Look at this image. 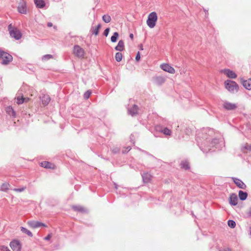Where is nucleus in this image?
<instances>
[{"instance_id": "nucleus-11", "label": "nucleus", "mask_w": 251, "mask_h": 251, "mask_svg": "<svg viewBox=\"0 0 251 251\" xmlns=\"http://www.w3.org/2000/svg\"><path fill=\"white\" fill-rule=\"evenodd\" d=\"M222 73L226 75V76L230 78H235L237 77V75L235 72L229 69H224L221 71Z\"/></svg>"}, {"instance_id": "nucleus-51", "label": "nucleus", "mask_w": 251, "mask_h": 251, "mask_svg": "<svg viewBox=\"0 0 251 251\" xmlns=\"http://www.w3.org/2000/svg\"><path fill=\"white\" fill-rule=\"evenodd\" d=\"M100 27H101V25H100V24H99V25L97 26V27H96V28H98V30L99 31V29H100Z\"/></svg>"}, {"instance_id": "nucleus-2", "label": "nucleus", "mask_w": 251, "mask_h": 251, "mask_svg": "<svg viewBox=\"0 0 251 251\" xmlns=\"http://www.w3.org/2000/svg\"><path fill=\"white\" fill-rule=\"evenodd\" d=\"M13 60L12 56L0 49V63L2 65H7Z\"/></svg>"}, {"instance_id": "nucleus-16", "label": "nucleus", "mask_w": 251, "mask_h": 251, "mask_svg": "<svg viewBox=\"0 0 251 251\" xmlns=\"http://www.w3.org/2000/svg\"><path fill=\"white\" fill-rule=\"evenodd\" d=\"M243 86L247 90H251V78L248 80H243L241 78Z\"/></svg>"}, {"instance_id": "nucleus-25", "label": "nucleus", "mask_w": 251, "mask_h": 251, "mask_svg": "<svg viewBox=\"0 0 251 251\" xmlns=\"http://www.w3.org/2000/svg\"><path fill=\"white\" fill-rule=\"evenodd\" d=\"M181 168L185 170L190 169V165L189 162L186 160H183L180 164Z\"/></svg>"}, {"instance_id": "nucleus-20", "label": "nucleus", "mask_w": 251, "mask_h": 251, "mask_svg": "<svg viewBox=\"0 0 251 251\" xmlns=\"http://www.w3.org/2000/svg\"><path fill=\"white\" fill-rule=\"evenodd\" d=\"M72 209L77 212L81 213H86L87 210L85 209L83 206L80 205H73Z\"/></svg>"}, {"instance_id": "nucleus-15", "label": "nucleus", "mask_w": 251, "mask_h": 251, "mask_svg": "<svg viewBox=\"0 0 251 251\" xmlns=\"http://www.w3.org/2000/svg\"><path fill=\"white\" fill-rule=\"evenodd\" d=\"M138 107L137 105L134 104L131 107L128 109V113L132 116H134L138 114Z\"/></svg>"}, {"instance_id": "nucleus-1", "label": "nucleus", "mask_w": 251, "mask_h": 251, "mask_svg": "<svg viewBox=\"0 0 251 251\" xmlns=\"http://www.w3.org/2000/svg\"><path fill=\"white\" fill-rule=\"evenodd\" d=\"M213 129L203 128L196 134V141L201 150L206 153L213 148L220 150L223 145V139L215 136Z\"/></svg>"}, {"instance_id": "nucleus-35", "label": "nucleus", "mask_w": 251, "mask_h": 251, "mask_svg": "<svg viewBox=\"0 0 251 251\" xmlns=\"http://www.w3.org/2000/svg\"><path fill=\"white\" fill-rule=\"evenodd\" d=\"M227 224H228V226L232 228H234L236 226L235 222L232 220H229L227 221Z\"/></svg>"}, {"instance_id": "nucleus-19", "label": "nucleus", "mask_w": 251, "mask_h": 251, "mask_svg": "<svg viewBox=\"0 0 251 251\" xmlns=\"http://www.w3.org/2000/svg\"><path fill=\"white\" fill-rule=\"evenodd\" d=\"M18 10L19 12L21 14H26V8L25 3V2L20 3L18 6Z\"/></svg>"}, {"instance_id": "nucleus-30", "label": "nucleus", "mask_w": 251, "mask_h": 251, "mask_svg": "<svg viewBox=\"0 0 251 251\" xmlns=\"http://www.w3.org/2000/svg\"><path fill=\"white\" fill-rule=\"evenodd\" d=\"M18 95H19V96H17L16 97L17 103L18 104H23V103H24V97L23 95L20 96V94L19 93H18Z\"/></svg>"}, {"instance_id": "nucleus-43", "label": "nucleus", "mask_w": 251, "mask_h": 251, "mask_svg": "<svg viewBox=\"0 0 251 251\" xmlns=\"http://www.w3.org/2000/svg\"><path fill=\"white\" fill-rule=\"evenodd\" d=\"M2 251H11L7 247L1 246L0 248Z\"/></svg>"}, {"instance_id": "nucleus-12", "label": "nucleus", "mask_w": 251, "mask_h": 251, "mask_svg": "<svg viewBox=\"0 0 251 251\" xmlns=\"http://www.w3.org/2000/svg\"><path fill=\"white\" fill-rule=\"evenodd\" d=\"M28 225L31 227L33 228H36L40 226H44L46 227V225L44 223H42L40 222L31 221L28 222Z\"/></svg>"}, {"instance_id": "nucleus-24", "label": "nucleus", "mask_w": 251, "mask_h": 251, "mask_svg": "<svg viewBox=\"0 0 251 251\" xmlns=\"http://www.w3.org/2000/svg\"><path fill=\"white\" fill-rule=\"evenodd\" d=\"M238 196L239 198V199L241 201H245L247 199L248 197V193L246 192H244L242 190H240L239 191V194Z\"/></svg>"}, {"instance_id": "nucleus-5", "label": "nucleus", "mask_w": 251, "mask_h": 251, "mask_svg": "<svg viewBox=\"0 0 251 251\" xmlns=\"http://www.w3.org/2000/svg\"><path fill=\"white\" fill-rule=\"evenodd\" d=\"M157 20V16L155 12H152L149 14L147 20V24L150 28H153Z\"/></svg>"}, {"instance_id": "nucleus-42", "label": "nucleus", "mask_w": 251, "mask_h": 251, "mask_svg": "<svg viewBox=\"0 0 251 251\" xmlns=\"http://www.w3.org/2000/svg\"><path fill=\"white\" fill-rule=\"evenodd\" d=\"M140 58H141L140 53V52L138 51L136 54V55L135 57V59L137 61H139L140 60Z\"/></svg>"}, {"instance_id": "nucleus-52", "label": "nucleus", "mask_w": 251, "mask_h": 251, "mask_svg": "<svg viewBox=\"0 0 251 251\" xmlns=\"http://www.w3.org/2000/svg\"><path fill=\"white\" fill-rule=\"evenodd\" d=\"M114 185H115V189H117L118 188V185H117V184H116V183H115V184H114Z\"/></svg>"}, {"instance_id": "nucleus-39", "label": "nucleus", "mask_w": 251, "mask_h": 251, "mask_svg": "<svg viewBox=\"0 0 251 251\" xmlns=\"http://www.w3.org/2000/svg\"><path fill=\"white\" fill-rule=\"evenodd\" d=\"M26 189V187H22L19 188H14L13 190L14 191L17 192H22L25 191Z\"/></svg>"}, {"instance_id": "nucleus-21", "label": "nucleus", "mask_w": 251, "mask_h": 251, "mask_svg": "<svg viewBox=\"0 0 251 251\" xmlns=\"http://www.w3.org/2000/svg\"><path fill=\"white\" fill-rule=\"evenodd\" d=\"M43 104L46 106L47 105L50 101V98L48 95H43L41 97Z\"/></svg>"}, {"instance_id": "nucleus-32", "label": "nucleus", "mask_w": 251, "mask_h": 251, "mask_svg": "<svg viewBox=\"0 0 251 251\" xmlns=\"http://www.w3.org/2000/svg\"><path fill=\"white\" fill-rule=\"evenodd\" d=\"M102 20L106 23L110 22L111 20V17L108 15H104L102 17Z\"/></svg>"}, {"instance_id": "nucleus-22", "label": "nucleus", "mask_w": 251, "mask_h": 251, "mask_svg": "<svg viewBox=\"0 0 251 251\" xmlns=\"http://www.w3.org/2000/svg\"><path fill=\"white\" fill-rule=\"evenodd\" d=\"M34 2L36 7L38 8H43L46 5L44 0H34Z\"/></svg>"}, {"instance_id": "nucleus-37", "label": "nucleus", "mask_w": 251, "mask_h": 251, "mask_svg": "<svg viewBox=\"0 0 251 251\" xmlns=\"http://www.w3.org/2000/svg\"><path fill=\"white\" fill-rule=\"evenodd\" d=\"M90 31L92 33V34H94L96 36L98 35V34H99V30L98 28H94V27H92L91 28Z\"/></svg>"}, {"instance_id": "nucleus-7", "label": "nucleus", "mask_w": 251, "mask_h": 251, "mask_svg": "<svg viewBox=\"0 0 251 251\" xmlns=\"http://www.w3.org/2000/svg\"><path fill=\"white\" fill-rule=\"evenodd\" d=\"M155 129L156 131L163 133L165 135H170L172 131L168 127H163L161 126L157 125L155 126Z\"/></svg>"}, {"instance_id": "nucleus-47", "label": "nucleus", "mask_w": 251, "mask_h": 251, "mask_svg": "<svg viewBox=\"0 0 251 251\" xmlns=\"http://www.w3.org/2000/svg\"><path fill=\"white\" fill-rule=\"evenodd\" d=\"M51 237V235L49 234L45 238V240H49L50 239Z\"/></svg>"}, {"instance_id": "nucleus-8", "label": "nucleus", "mask_w": 251, "mask_h": 251, "mask_svg": "<svg viewBox=\"0 0 251 251\" xmlns=\"http://www.w3.org/2000/svg\"><path fill=\"white\" fill-rule=\"evenodd\" d=\"M74 53L78 57H83L84 50L79 46L75 45L74 47Z\"/></svg>"}, {"instance_id": "nucleus-17", "label": "nucleus", "mask_w": 251, "mask_h": 251, "mask_svg": "<svg viewBox=\"0 0 251 251\" xmlns=\"http://www.w3.org/2000/svg\"><path fill=\"white\" fill-rule=\"evenodd\" d=\"M153 79L154 83L158 85H161L165 81V78L161 76H155Z\"/></svg>"}, {"instance_id": "nucleus-50", "label": "nucleus", "mask_w": 251, "mask_h": 251, "mask_svg": "<svg viewBox=\"0 0 251 251\" xmlns=\"http://www.w3.org/2000/svg\"><path fill=\"white\" fill-rule=\"evenodd\" d=\"M129 37L131 39H133V34L132 33H130L129 34Z\"/></svg>"}, {"instance_id": "nucleus-34", "label": "nucleus", "mask_w": 251, "mask_h": 251, "mask_svg": "<svg viewBox=\"0 0 251 251\" xmlns=\"http://www.w3.org/2000/svg\"><path fill=\"white\" fill-rule=\"evenodd\" d=\"M9 184L8 183H3L1 185V190L2 191H6L8 190Z\"/></svg>"}, {"instance_id": "nucleus-13", "label": "nucleus", "mask_w": 251, "mask_h": 251, "mask_svg": "<svg viewBox=\"0 0 251 251\" xmlns=\"http://www.w3.org/2000/svg\"><path fill=\"white\" fill-rule=\"evenodd\" d=\"M232 180L238 188L242 189L246 188V185L241 180L235 177H232Z\"/></svg>"}, {"instance_id": "nucleus-3", "label": "nucleus", "mask_w": 251, "mask_h": 251, "mask_svg": "<svg viewBox=\"0 0 251 251\" xmlns=\"http://www.w3.org/2000/svg\"><path fill=\"white\" fill-rule=\"evenodd\" d=\"M8 29L11 37L14 38L16 40L21 38L22 35L21 31L17 27L13 26L12 24L9 25Z\"/></svg>"}, {"instance_id": "nucleus-27", "label": "nucleus", "mask_w": 251, "mask_h": 251, "mask_svg": "<svg viewBox=\"0 0 251 251\" xmlns=\"http://www.w3.org/2000/svg\"><path fill=\"white\" fill-rule=\"evenodd\" d=\"M41 166L46 169H51L52 168L53 165L48 161H43L41 163Z\"/></svg>"}, {"instance_id": "nucleus-9", "label": "nucleus", "mask_w": 251, "mask_h": 251, "mask_svg": "<svg viewBox=\"0 0 251 251\" xmlns=\"http://www.w3.org/2000/svg\"><path fill=\"white\" fill-rule=\"evenodd\" d=\"M223 106L224 109L226 110H233L237 107V105L235 103H232L227 101L224 102Z\"/></svg>"}, {"instance_id": "nucleus-23", "label": "nucleus", "mask_w": 251, "mask_h": 251, "mask_svg": "<svg viewBox=\"0 0 251 251\" xmlns=\"http://www.w3.org/2000/svg\"><path fill=\"white\" fill-rule=\"evenodd\" d=\"M124 49V42L121 40L119 41L118 45L115 47V50L118 51H122Z\"/></svg>"}, {"instance_id": "nucleus-40", "label": "nucleus", "mask_w": 251, "mask_h": 251, "mask_svg": "<svg viewBox=\"0 0 251 251\" xmlns=\"http://www.w3.org/2000/svg\"><path fill=\"white\" fill-rule=\"evenodd\" d=\"M110 31V28H106L103 31V34L105 36H107Z\"/></svg>"}, {"instance_id": "nucleus-45", "label": "nucleus", "mask_w": 251, "mask_h": 251, "mask_svg": "<svg viewBox=\"0 0 251 251\" xmlns=\"http://www.w3.org/2000/svg\"><path fill=\"white\" fill-rule=\"evenodd\" d=\"M119 151H120L119 149H118V148H116L113 149L112 150V152H113L114 153H118V152H119Z\"/></svg>"}, {"instance_id": "nucleus-49", "label": "nucleus", "mask_w": 251, "mask_h": 251, "mask_svg": "<svg viewBox=\"0 0 251 251\" xmlns=\"http://www.w3.org/2000/svg\"><path fill=\"white\" fill-rule=\"evenodd\" d=\"M47 26L48 27H51L52 26V24L51 23H50V22H49L47 24Z\"/></svg>"}, {"instance_id": "nucleus-31", "label": "nucleus", "mask_w": 251, "mask_h": 251, "mask_svg": "<svg viewBox=\"0 0 251 251\" xmlns=\"http://www.w3.org/2000/svg\"><path fill=\"white\" fill-rule=\"evenodd\" d=\"M119 37V33L117 32H115L113 33V35L111 37V41L113 43H115L117 41V39Z\"/></svg>"}, {"instance_id": "nucleus-33", "label": "nucleus", "mask_w": 251, "mask_h": 251, "mask_svg": "<svg viewBox=\"0 0 251 251\" xmlns=\"http://www.w3.org/2000/svg\"><path fill=\"white\" fill-rule=\"evenodd\" d=\"M123 58V54L121 52H117L115 54V59L116 60L119 62H120Z\"/></svg>"}, {"instance_id": "nucleus-26", "label": "nucleus", "mask_w": 251, "mask_h": 251, "mask_svg": "<svg viewBox=\"0 0 251 251\" xmlns=\"http://www.w3.org/2000/svg\"><path fill=\"white\" fill-rule=\"evenodd\" d=\"M6 112L9 115L13 117H15L16 113L12 106H9L7 107L6 108Z\"/></svg>"}, {"instance_id": "nucleus-44", "label": "nucleus", "mask_w": 251, "mask_h": 251, "mask_svg": "<svg viewBox=\"0 0 251 251\" xmlns=\"http://www.w3.org/2000/svg\"><path fill=\"white\" fill-rule=\"evenodd\" d=\"M131 147L130 146H128L126 148V150L125 151H123V153H126V152H128L130 150H131Z\"/></svg>"}, {"instance_id": "nucleus-28", "label": "nucleus", "mask_w": 251, "mask_h": 251, "mask_svg": "<svg viewBox=\"0 0 251 251\" xmlns=\"http://www.w3.org/2000/svg\"><path fill=\"white\" fill-rule=\"evenodd\" d=\"M241 150L244 153H247V151H251V145L245 144L241 148Z\"/></svg>"}, {"instance_id": "nucleus-46", "label": "nucleus", "mask_w": 251, "mask_h": 251, "mask_svg": "<svg viewBox=\"0 0 251 251\" xmlns=\"http://www.w3.org/2000/svg\"><path fill=\"white\" fill-rule=\"evenodd\" d=\"M247 216L248 217H251V207L249 208V211L247 212Z\"/></svg>"}, {"instance_id": "nucleus-48", "label": "nucleus", "mask_w": 251, "mask_h": 251, "mask_svg": "<svg viewBox=\"0 0 251 251\" xmlns=\"http://www.w3.org/2000/svg\"><path fill=\"white\" fill-rule=\"evenodd\" d=\"M24 102H27L29 100V98H28L27 97H26V98L24 97Z\"/></svg>"}, {"instance_id": "nucleus-36", "label": "nucleus", "mask_w": 251, "mask_h": 251, "mask_svg": "<svg viewBox=\"0 0 251 251\" xmlns=\"http://www.w3.org/2000/svg\"><path fill=\"white\" fill-rule=\"evenodd\" d=\"M91 93H92L90 90H87V91H86L85 92V93L84 94V96H83L84 99L85 100L88 99L90 97Z\"/></svg>"}, {"instance_id": "nucleus-41", "label": "nucleus", "mask_w": 251, "mask_h": 251, "mask_svg": "<svg viewBox=\"0 0 251 251\" xmlns=\"http://www.w3.org/2000/svg\"><path fill=\"white\" fill-rule=\"evenodd\" d=\"M219 251H232V250L229 248H221L219 249Z\"/></svg>"}, {"instance_id": "nucleus-54", "label": "nucleus", "mask_w": 251, "mask_h": 251, "mask_svg": "<svg viewBox=\"0 0 251 251\" xmlns=\"http://www.w3.org/2000/svg\"><path fill=\"white\" fill-rule=\"evenodd\" d=\"M141 50H143V48H142V45L141 46Z\"/></svg>"}, {"instance_id": "nucleus-10", "label": "nucleus", "mask_w": 251, "mask_h": 251, "mask_svg": "<svg viewBox=\"0 0 251 251\" xmlns=\"http://www.w3.org/2000/svg\"><path fill=\"white\" fill-rule=\"evenodd\" d=\"M161 68L164 71L168 72L170 74H174L175 73V69L168 64L164 63L161 65Z\"/></svg>"}, {"instance_id": "nucleus-4", "label": "nucleus", "mask_w": 251, "mask_h": 251, "mask_svg": "<svg viewBox=\"0 0 251 251\" xmlns=\"http://www.w3.org/2000/svg\"><path fill=\"white\" fill-rule=\"evenodd\" d=\"M225 87L231 93H235L238 91L239 86L236 82L231 80H227L225 81Z\"/></svg>"}, {"instance_id": "nucleus-6", "label": "nucleus", "mask_w": 251, "mask_h": 251, "mask_svg": "<svg viewBox=\"0 0 251 251\" xmlns=\"http://www.w3.org/2000/svg\"><path fill=\"white\" fill-rule=\"evenodd\" d=\"M10 246L13 251H21L22 245L18 240H13L10 243Z\"/></svg>"}, {"instance_id": "nucleus-14", "label": "nucleus", "mask_w": 251, "mask_h": 251, "mask_svg": "<svg viewBox=\"0 0 251 251\" xmlns=\"http://www.w3.org/2000/svg\"><path fill=\"white\" fill-rule=\"evenodd\" d=\"M229 203L230 205L235 206L238 203V198L237 196L235 193H232L229 197Z\"/></svg>"}, {"instance_id": "nucleus-29", "label": "nucleus", "mask_w": 251, "mask_h": 251, "mask_svg": "<svg viewBox=\"0 0 251 251\" xmlns=\"http://www.w3.org/2000/svg\"><path fill=\"white\" fill-rule=\"evenodd\" d=\"M21 231L23 233L27 234L29 237L33 236V234H32V232L24 227H23V226L21 227Z\"/></svg>"}, {"instance_id": "nucleus-53", "label": "nucleus", "mask_w": 251, "mask_h": 251, "mask_svg": "<svg viewBox=\"0 0 251 251\" xmlns=\"http://www.w3.org/2000/svg\"><path fill=\"white\" fill-rule=\"evenodd\" d=\"M250 234L251 235V226L250 227Z\"/></svg>"}, {"instance_id": "nucleus-38", "label": "nucleus", "mask_w": 251, "mask_h": 251, "mask_svg": "<svg viewBox=\"0 0 251 251\" xmlns=\"http://www.w3.org/2000/svg\"><path fill=\"white\" fill-rule=\"evenodd\" d=\"M52 58V55L50 54H46L42 57V60H47L50 58Z\"/></svg>"}, {"instance_id": "nucleus-18", "label": "nucleus", "mask_w": 251, "mask_h": 251, "mask_svg": "<svg viewBox=\"0 0 251 251\" xmlns=\"http://www.w3.org/2000/svg\"><path fill=\"white\" fill-rule=\"evenodd\" d=\"M142 177L144 183H149L151 181L152 176L148 173H144L142 175Z\"/></svg>"}]
</instances>
